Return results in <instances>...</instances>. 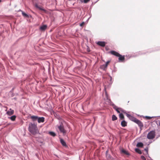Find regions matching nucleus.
<instances>
[{
  "instance_id": "nucleus-14",
  "label": "nucleus",
  "mask_w": 160,
  "mask_h": 160,
  "mask_svg": "<svg viewBox=\"0 0 160 160\" xmlns=\"http://www.w3.org/2000/svg\"><path fill=\"white\" fill-rule=\"evenodd\" d=\"M47 27V25H43L40 27V29L41 31H44L46 29Z\"/></svg>"
},
{
  "instance_id": "nucleus-16",
  "label": "nucleus",
  "mask_w": 160,
  "mask_h": 160,
  "mask_svg": "<svg viewBox=\"0 0 160 160\" xmlns=\"http://www.w3.org/2000/svg\"><path fill=\"white\" fill-rule=\"evenodd\" d=\"M143 143L141 142H138L137 144V147H142L143 146Z\"/></svg>"
},
{
  "instance_id": "nucleus-20",
  "label": "nucleus",
  "mask_w": 160,
  "mask_h": 160,
  "mask_svg": "<svg viewBox=\"0 0 160 160\" xmlns=\"http://www.w3.org/2000/svg\"><path fill=\"white\" fill-rule=\"evenodd\" d=\"M135 151L136 152H138V153L139 154H142V152L141 150L140 149H139V148H135Z\"/></svg>"
},
{
  "instance_id": "nucleus-28",
  "label": "nucleus",
  "mask_w": 160,
  "mask_h": 160,
  "mask_svg": "<svg viewBox=\"0 0 160 160\" xmlns=\"http://www.w3.org/2000/svg\"><path fill=\"white\" fill-rule=\"evenodd\" d=\"M85 24V22H82L81 23L80 25V26L81 27L83 26Z\"/></svg>"
},
{
  "instance_id": "nucleus-18",
  "label": "nucleus",
  "mask_w": 160,
  "mask_h": 160,
  "mask_svg": "<svg viewBox=\"0 0 160 160\" xmlns=\"http://www.w3.org/2000/svg\"><path fill=\"white\" fill-rule=\"evenodd\" d=\"M20 11L22 12V14L23 16L26 18H29V15H28L26 14L24 12L22 11V10H20Z\"/></svg>"
},
{
  "instance_id": "nucleus-17",
  "label": "nucleus",
  "mask_w": 160,
  "mask_h": 160,
  "mask_svg": "<svg viewBox=\"0 0 160 160\" xmlns=\"http://www.w3.org/2000/svg\"><path fill=\"white\" fill-rule=\"evenodd\" d=\"M48 133L51 136L55 137L56 136V134L53 132H49Z\"/></svg>"
},
{
  "instance_id": "nucleus-5",
  "label": "nucleus",
  "mask_w": 160,
  "mask_h": 160,
  "mask_svg": "<svg viewBox=\"0 0 160 160\" xmlns=\"http://www.w3.org/2000/svg\"><path fill=\"white\" fill-rule=\"evenodd\" d=\"M122 112L126 114L127 116L131 120L135 122V121L136 120L137 118L133 116H131V115L127 113L126 112H124L123 111Z\"/></svg>"
},
{
  "instance_id": "nucleus-12",
  "label": "nucleus",
  "mask_w": 160,
  "mask_h": 160,
  "mask_svg": "<svg viewBox=\"0 0 160 160\" xmlns=\"http://www.w3.org/2000/svg\"><path fill=\"white\" fill-rule=\"evenodd\" d=\"M127 122L123 120L121 122V125L122 127H125L127 126Z\"/></svg>"
},
{
  "instance_id": "nucleus-15",
  "label": "nucleus",
  "mask_w": 160,
  "mask_h": 160,
  "mask_svg": "<svg viewBox=\"0 0 160 160\" xmlns=\"http://www.w3.org/2000/svg\"><path fill=\"white\" fill-rule=\"evenodd\" d=\"M121 152L122 153H124L127 155H130L129 153L127 151L124 149H122L121 150Z\"/></svg>"
},
{
  "instance_id": "nucleus-1",
  "label": "nucleus",
  "mask_w": 160,
  "mask_h": 160,
  "mask_svg": "<svg viewBox=\"0 0 160 160\" xmlns=\"http://www.w3.org/2000/svg\"><path fill=\"white\" fill-rule=\"evenodd\" d=\"M28 131L33 135H35L39 133V131L37 124L30 123L29 124Z\"/></svg>"
},
{
  "instance_id": "nucleus-22",
  "label": "nucleus",
  "mask_w": 160,
  "mask_h": 160,
  "mask_svg": "<svg viewBox=\"0 0 160 160\" xmlns=\"http://www.w3.org/2000/svg\"><path fill=\"white\" fill-rule=\"evenodd\" d=\"M110 62L109 61H108L106 62L105 65H103L102 66L104 67V68H107L108 63Z\"/></svg>"
},
{
  "instance_id": "nucleus-8",
  "label": "nucleus",
  "mask_w": 160,
  "mask_h": 160,
  "mask_svg": "<svg viewBox=\"0 0 160 160\" xmlns=\"http://www.w3.org/2000/svg\"><path fill=\"white\" fill-rule=\"evenodd\" d=\"M45 120V118L43 117H38V122L39 123L43 122Z\"/></svg>"
},
{
  "instance_id": "nucleus-30",
  "label": "nucleus",
  "mask_w": 160,
  "mask_h": 160,
  "mask_svg": "<svg viewBox=\"0 0 160 160\" xmlns=\"http://www.w3.org/2000/svg\"><path fill=\"white\" fill-rule=\"evenodd\" d=\"M145 151L147 152V153H148V148H147L144 149Z\"/></svg>"
},
{
  "instance_id": "nucleus-10",
  "label": "nucleus",
  "mask_w": 160,
  "mask_h": 160,
  "mask_svg": "<svg viewBox=\"0 0 160 160\" xmlns=\"http://www.w3.org/2000/svg\"><path fill=\"white\" fill-rule=\"evenodd\" d=\"M14 110L10 108L9 110L7 112V114L8 115L10 116L12 115L14 113Z\"/></svg>"
},
{
  "instance_id": "nucleus-26",
  "label": "nucleus",
  "mask_w": 160,
  "mask_h": 160,
  "mask_svg": "<svg viewBox=\"0 0 160 160\" xmlns=\"http://www.w3.org/2000/svg\"><path fill=\"white\" fill-rule=\"evenodd\" d=\"M147 119H150L152 118V117H150L149 116H146L145 117Z\"/></svg>"
},
{
  "instance_id": "nucleus-34",
  "label": "nucleus",
  "mask_w": 160,
  "mask_h": 160,
  "mask_svg": "<svg viewBox=\"0 0 160 160\" xmlns=\"http://www.w3.org/2000/svg\"><path fill=\"white\" fill-rule=\"evenodd\" d=\"M80 1L82 2H83V0H80Z\"/></svg>"
},
{
  "instance_id": "nucleus-27",
  "label": "nucleus",
  "mask_w": 160,
  "mask_h": 160,
  "mask_svg": "<svg viewBox=\"0 0 160 160\" xmlns=\"http://www.w3.org/2000/svg\"><path fill=\"white\" fill-rule=\"evenodd\" d=\"M157 125L160 127V121H157Z\"/></svg>"
},
{
  "instance_id": "nucleus-25",
  "label": "nucleus",
  "mask_w": 160,
  "mask_h": 160,
  "mask_svg": "<svg viewBox=\"0 0 160 160\" xmlns=\"http://www.w3.org/2000/svg\"><path fill=\"white\" fill-rule=\"evenodd\" d=\"M141 158L142 160H146V158L143 156H141Z\"/></svg>"
},
{
  "instance_id": "nucleus-4",
  "label": "nucleus",
  "mask_w": 160,
  "mask_h": 160,
  "mask_svg": "<svg viewBox=\"0 0 160 160\" xmlns=\"http://www.w3.org/2000/svg\"><path fill=\"white\" fill-rule=\"evenodd\" d=\"M155 136V132L154 131H151L147 134V138L149 139H152L154 138Z\"/></svg>"
},
{
  "instance_id": "nucleus-33",
  "label": "nucleus",
  "mask_w": 160,
  "mask_h": 160,
  "mask_svg": "<svg viewBox=\"0 0 160 160\" xmlns=\"http://www.w3.org/2000/svg\"><path fill=\"white\" fill-rule=\"evenodd\" d=\"M106 86H105V87H104V89L105 90H106Z\"/></svg>"
},
{
  "instance_id": "nucleus-23",
  "label": "nucleus",
  "mask_w": 160,
  "mask_h": 160,
  "mask_svg": "<svg viewBox=\"0 0 160 160\" xmlns=\"http://www.w3.org/2000/svg\"><path fill=\"white\" fill-rule=\"evenodd\" d=\"M119 117L120 118H121L122 119H124V116L122 113H120L119 115Z\"/></svg>"
},
{
  "instance_id": "nucleus-19",
  "label": "nucleus",
  "mask_w": 160,
  "mask_h": 160,
  "mask_svg": "<svg viewBox=\"0 0 160 160\" xmlns=\"http://www.w3.org/2000/svg\"><path fill=\"white\" fill-rule=\"evenodd\" d=\"M16 118V116L15 115H13L9 118L10 119H11L12 121H14L15 120Z\"/></svg>"
},
{
  "instance_id": "nucleus-29",
  "label": "nucleus",
  "mask_w": 160,
  "mask_h": 160,
  "mask_svg": "<svg viewBox=\"0 0 160 160\" xmlns=\"http://www.w3.org/2000/svg\"><path fill=\"white\" fill-rule=\"evenodd\" d=\"M89 1H90V0H83V2L85 3H87Z\"/></svg>"
},
{
  "instance_id": "nucleus-36",
  "label": "nucleus",
  "mask_w": 160,
  "mask_h": 160,
  "mask_svg": "<svg viewBox=\"0 0 160 160\" xmlns=\"http://www.w3.org/2000/svg\"><path fill=\"white\" fill-rule=\"evenodd\" d=\"M110 78H111V80L112 79V78L111 77H110Z\"/></svg>"
},
{
  "instance_id": "nucleus-6",
  "label": "nucleus",
  "mask_w": 160,
  "mask_h": 160,
  "mask_svg": "<svg viewBox=\"0 0 160 160\" xmlns=\"http://www.w3.org/2000/svg\"><path fill=\"white\" fill-rule=\"evenodd\" d=\"M134 122L138 124L140 128H141L143 126V125L142 123L140 121L138 120L137 118Z\"/></svg>"
},
{
  "instance_id": "nucleus-35",
  "label": "nucleus",
  "mask_w": 160,
  "mask_h": 160,
  "mask_svg": "<svg viewBox=\"0 0 160 160\" xmlns=\"http://www.w3.org/2000/svg\"><path fill=\"white\" fill-rule=\"evenodd\" d=\"M1 2V0H0V3Z\"/></svg>"
},
{
  "instance_id": "nucleus-2",
  "label": "nucleus",
  "mask_w": 160,
  "mask_h": 160,
  "mask_svg": "<svg viewBox=\"0 0 160 160\" xmlns=\"http://www.w3.org/2000/svg\"><path fill=\"white\" fill-rule=\"evenodd\" d=\"M110 53L113 55L119 57V60L121 61H123L125 59L124 56H122L120 54L114 51H111L110 52Z\"/></svg>"
},
{
  "instance_id": "nucleus-24",
  "label": "nucleus",
  "mask_w": 160,
  "mask_h": 160,
  "mask_svg": "<svg viewBox=\"0 0 160 160\" xmlns=\"http://www.w3.org/2000/svg\"><path fill=\"white\" fill-rule=\"evenodd\" d=\"M106 157L107 158L108 160H110L111 158V156L109 154L106 155Z\"/></svg>"
},
{
  "instance_id": "nucleus-32",
  "label": "nucleus",
  "mask_w": 160,
  "mask_h": 160,
  "mask_svg": "<svg viewBox=\"0 0 160 160\" xmlns=\"http://www.w3.org/2000/svg\"><path fill=\"white\" fill-rule=\"evenodd\" d=\"M108 154V151L107 150L106 152V155H107Z\"/></svg>"
},
{
  "instance_id": "nucleus-31",
  "label": "nucleus",
  "mask_w": 160,
  "mask_h": 160,
  "mask_svg": "<svg viewBox=\"0 0 160 160\" xmlns=\"http://www.w3.org/2000/svg\"><path fill=\"white\" fill-rule=\"evenodd\" d=\"M111 160H118L117 158H111Z\"/></svg>"
},
{
  "instance_id": "nucleus-3",
  "label": "nucleus",
  "mask_w": 160,
  "mask_h": 160,
  "mask_svg": "<svg viewBox=\"0 0 160 160\" xmlns=\"http://www.w3.org/2000/svg\"><path fill=\"white\" fill-rule=\"evenodd\" d=\"M61 133L64 135L66 133V131L64 129V126L61 123L59 125L57 126Z\"/></svg>"
},
{
  "instance_id": "nucleus-21",
  "label": "nucleus",
  "mask_w": 160,
  "mask_h": 160,
  "mask_svg": "<svg viewBox=\"0 0 160 160\" xmlns=\"http://www.w3.org/2000/svg\"><path fill=\"white\" fill-rule=\"evenodd\" d=\"M117 119V118L114 115H113L112 116V120L113 121H115Z\"/></svg>"
},
{
  "instance_id": "nucleus-11",
  "label": "nucleus",
  "mask_w": 160,
  "mask_h": 160,
  "mask_svg": "<svg viewBox=\"0 0 160 160\" xmlns=\"http://www.w3.org/2000/svg\"><path fill=\"white\" fill-rule=\"evenodd\" d=\"M38 117L36 116H32L30 117L31 118L33 121H35L38 120Z\"/></svg>"
},
{
  "instance_id": "nucleus-9",
  "label": "nucleus",
  "mask_w": 160,
  "mask_h": 160,
  "mask_svg": "<svg viewBox=\"0 0 160 160\" xmlns=\"http://www.w3.org/2000/svg\"><path fill=\"white\" fill-rule=\"evenodd\" d=\"M97 44L100 46L104 47L105 46L106 43L103 41H99L97 42Z\"/></svg>"
},
{
  "instance_id": "nucleus-13",
  "label": "nucleus",
  "mask_w": 160,
  "mask_h": 160,
  "mask_svg": "<svg viewBox=\"0 0 160 160\" xmlns=\"http://www.w3.org/2000/svg\"><path fill=\"white\" fill-rule=\"evenodd\" d=\"M60 142L62 145L64 147L67 146V144L64 140L62 138H60Z\"/></svg>"
},
{
  "instance_id": "nucleus-7",
  "label": "nucleus",
  "mask_w": 160,
  "mask_h": 160,
  "mask_svg": "<svg viewBox=\"0 0 160 160\" xmlns=\"http://www.w3.org/2000/svg\"><path fill=\"white\" fill-rule=\"evenodd\" d=\"M113 108L117 111L118 113H120V112L119 110H120L122 112V111H123L124 112H126L125 111L122 110L121 108H118L117 106H115V105H113Z\"/></svg>"
}]
</instances>
